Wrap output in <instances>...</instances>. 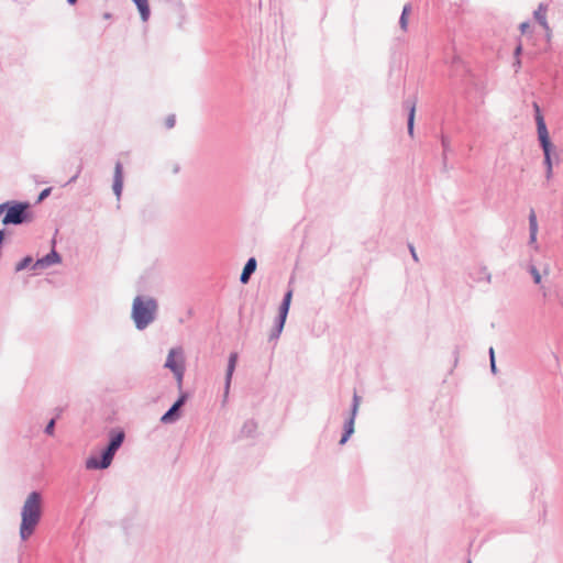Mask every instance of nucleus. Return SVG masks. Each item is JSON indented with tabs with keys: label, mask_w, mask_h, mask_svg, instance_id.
I'll use <instances>...</instances> for the list:
<instances>
[{
	"label": "nucleus",
	"mask_w": 563,
	"mask_h": 563,
	"mask_svg": "<svg viewBox=\"0 0 563 563\" xmlns=\"http://www.w3.org/2000/svg\"><path fill=\"white\" fill-rule=\"evenodd\" d=\"M547 13H548V7L545 4H540L538 9L534 11V18L540 23V25L547 32V37L550 40L551 37V29L549 26L548 20H547Z\"/></svg>",
	"instance_id": "10"
},
{
	"label": "nucleus",
	"mask_w": 563,
	"mask_h": 563,
	"mask_svg": "<svg viewBox=\"0 0 563 563\" xmlns=\"http://www.w3.org/2000/svg\"><path fill=\"white\" fill-rule=\"evenodd\" d=\"M468 563H471V561H468Z\"/></svg>",
	"instance_id": "30"
},
{
	"label": "nucleus",
	"mask_w": 563,
	"mask_h": 563,
	"mask_svg": "<svg viewBox=\"0 0 563 563\" xmlns=\"http://www.w3.org/2000/svg\"><path fill=\"white\" fill-rule=\"evenodd\" d=\"M530 24L527 22H523L520 24V31L522 35H530Z\"/></svg>",
	"instance_id": "21"
},
{
	"label": "nucleus",
	"mask_w": 563,
	"mask_h": 563,
	"mask_svg": "<svg viewBox=\"0 0 563 563\" xmlns=\"http://www.w3.org/2000/svg\"><path fill=\"white\" fill-rule=\"evenodd\" d=\"M112 187L117 198L120 199L123 189V170L121 163L115 164Z\"/></svg>",
	"instance_id": "11"
},
{
	"label": "nucleus",
	"mask_w": 563,
	"mask_h": 563,
	"mask_svg": "<svg viewBox=\"0 0 563 563\" xmlns=\"http://www.w3.org/2000/svg\"><path fill=\"white\" fill-rule=\"evenodd\" d=\"M43 511L42 495L32 492L27 495L21 509L20 538L25 541L35 531Z\"/></svg>",
	"instance_id": "1"
},
{
	"label": "nucleus",
	"mask_w": 563,
	"mask_h": 563,
	"mask_svg": "<svg viewBox=\"0 0 563 563\" xmlns=\"http://www.w3.org/2000/svg\"><path fill=\"white\" fill-rule=\"evenodd\" d=\"M236 362H238V354L236 353H232L230 355V358H229V365H228V372H227L228 384L230 383V379H231L232 374L234 372Z\"/></svg>",
	"instance_id": "17"
},
{
	"label": "nucleus",
	"mask_w": 563,
	"mask_h": 563,
	"mask_svg": "<svg viewBox=\"0 0 563 563\" xmlns=\"http://www.w3.org/2000/svg\"><path fill=\"white\" fill-rule=\"evenodd\" d=\"M186 396L183 395L172 406V408L161 418L163 423H170L176 421L179 418L178 410L184 405Z\"/></svg>",
	"instance_id": "9"
},
{
	"label": "nucleus",
	"mask_w": 563,
	"mask_h": 563,
	"mask_svg": "<svg viewBox=\"0 0 563 563\" xmlns=\"http://www.w3.org/2000/svg\"><path fill=\"white\" fill-rule=\"evenodd\" d=\"M291 297H292V290H288L287 294L285 295L284 301L279 308V321H278V327H277V334H279L283 331V328H284V324H285V321H286V318L288 314Z\"/></svg>",
	"instance_id": "8"
},
{
	"label": "nucleus",
	"mask_w": 563,
	"mask_h": 563,
	"mask_svg": "<svg viewBox=\"0 0 563 563\" xmlns=\"http://www.w3.org/2000/svg\"><path fill=\"white\" fill-rule=\"evenodd\" d=\"M534 109L537 112L536 121H537V129H538V136L539 141L541 143L543 153H544V164L547 166V179L550 180L552 178L553 173V163L551 157V152L553 150V145L550 141L549 132L543 119V115L540 112V108L537 103H534Z\"/></svg>",
	"instance_id": "4"
},
{
	"label": "nucleus",
	"mask_w": 563,
	"mask_h": 563,
	"mask_svg": "<svg viewBox=\"0 0 563 563\" xmlns=\"http://www.w3.org/2000/svg\"><path fill=\"white\" fill-rule=\"evenodd\" d=\"M165 367L173 372L179 387L183 385L185 374V357L183 349H172L167 355Z\"/></svg>",
	"instance_id": "6"
},
{
	"label": "nucleus",
	"mask_w": 563,
	"mask_h": 563,
	"mask_svg": "<svg viewBox=\"0 0 563 563\" xmlns=\"http://www.w3.org/2000/svg\"><path fill=\"white\" fill-rule=\"evenodd\" d=\"M522 52V44L519 42L517 47L515 48V67H516V71H518L521 67V60H520V54Z\"/></svg>",
	"instance_id": "19"
},
{
	"label": "nucleus",
	"mask_w": 563,
	"mask_h": 563,
	"mask_svg": "<svg viewBox=\"0 0 563 563\" xmlns=\"http://www.w3.org/2000/svg\"><path fill=\"white\" fill-rule=\"evenodd\" d=\"M3 236H4V233L2 230H0V244L2 243Z\"/></svg>",
	"instance_id": "27"
},
{
	"label": "nucleus",
	"mask_w": 563,
	"mask_h": 563,
	"mask_svg": "<svg viewBox=\"0 0 563 563\" xmlns=\"http://www.w3.org/2000/svg\"><path fill=\"white\" fill-rule=\"evenodd\" d=\"M409 12H410V8L408 5H406L404 8L401 16H400V26L404 31H407Z\"/></svg>",
	"instance_id": "18"
},
{
	"label": "nucleus",
	"mask_w": 563,
	"mask_h": 563,
	"mask_svg": "<svg viewBox=\"0 0 563 563\" xmlns=\"http://www.w3.org/2000/svg\"><path fill=\"white\" fill-rule=\"evenodd\" d=\"M358 406H360V397L355 394L353 409H352V416L345 424V432L340 440V444H344L347 441V439L351 437V434L354 432V418H355L356 411L358 409Z\"/></svg>",
	"instance_id": "7"
},
{
	"label": "nucleus",
	"mask_w": 563,
	"mask_h": 563,
	"mask_svg": "<svg viewBox=\"0 0 563 563\" xmlns=\"http://www.w3.org/2000/svg\"><path fill=\"white\" fill-rule=\"evenodd\" d=\"M410 252H411L415 261H418V257H417V254H416V251H415L413 246H410Z\"/></svg>",
	"instance_id": "26"
},
{
	"label": "nucleus",
	"mask_w": 563,
	"mask_h": 563,
	"mask_svg": "<svg viewBox=\"0 0 563 563\" xmlns=\"http://www.w3.org/2000/svg\"><path fill=\"white\" fill-rule=\"evenodd\" d=\"M27 205L20 202H5L0 205V216L5 212L3 224H20L29 220Z\"/></svg>",
	"instance_id": "5"
},
{
	"label": "nucleus",
	"mask_w": 563,
	"mask_h": 563,
	"mask_svg": "<svg viewBox=\"0 0 563 563\" xmlns=\"http://www.w3.org/2000/svg\"><path fill=\"white\" fill-rule=\"evenodd\" d=\"M255 269H256V260L254 257H252L246 262V264L243 268V272L240 277L241 283L246 284L250 280L251 275L255 272Z\"/></svg>",
	"instance_id": "12"
},
{
	"label": "nucleus",
	"mask_w": 563,
	"mask_h": 563,
	"mask_svg": "<svg viewBox=\"0 0 563 563\" xmlns=\"http://www.w3.org/2000/svg\"><path fill=\"white\" fill-rule=\"evenodd\" d=\"M530 243H536L538 234V221L533 211L529 214Z\"/></svg>",
	"instance_id": "13"
},
{
	"label": "nucleus",
	"mask_w": 563,
	"mask_h": 563,
	"mask_svg": "<svg viewBox=\"0 0 563 563\" xmlns=\"http://www.w3.org/2000/svg\"><path fill=\"white\" fill-rule=\"evenodd\" d=\"M30 261H31L30 258H26V260H25V262H24L23 264H20V265L18 266V269H22V268H24V267H25V265H27V262H30Z\"/></svg>",
	"instance_id": "25"
},
{
	"label": "nucleus",
	"mask_w": 563,
	"mask_h": 563,
	"mask_svg": "<svg viewBox=\"0 0 563 563\" xmlns=\"http://www.w3.org/2000/svg\"><path fill=\"white\" fill-rule=\"evenodd\" d=\"M48 192H49V189H45V190H43V191L41 192V195H40V200L44 199V198L48 195Z\"/></svg>",
	"instance_id": "24"
},
{
	"label": "nucleus",
	"mask_w": 563,
	"mask_h": 563,
	"mask_svg": "<svg viewBox=\"0 0 563 563\" xmlns=\"http://www.w3.org/2000/svg\"><path fill=\"white\" fill-rule=\"evenodd\" d=\"M157 303L152 298L136 297L133 301L132 318L137 329L146 328L155 317Z\"/></svg>",
	"instance_id": "2"
},
{
	"label": "nucleus",
	"mask_w": 563,
	"mask_h": 563,
	"mask_svg": "<svg viewBox=\"0 0 563 563\" xmlns=\"http://www.w3.org/2000/svg\"><path fill=\"white\" fill-rule=\"evenodd\" d=\"M529 271H530V274L532 275L533 282L537 285L541 284L542 277H541V274L539 273V271L537 269V267L531 266Z\"/></svg>",
	"instance_id": "20"
},
{
	"label": "nucleus",
	"mask_w": 563,
	"mask_h": 563,
	"mask_svg": "<svg viewBox=\"0 0 563 563\" xmlns=\"http://www.w3.org/2000/svg\"><path fill=\"white\" fill-rule=\"evenodd\" d=\"M415 119H416V103L412 102L409 107V114H408V134L410 137H413Z\"/></svg>",
	"instance_id": "15"
},
{
	"label": "nucleus",
	"mask_w": 563,
	"mask_h": 563,
	"mask_svg": "<svg viewBox=\"0 0 563 563\" xmlns=\"http://www.w3.org/2000/svg\"><path fill=\"white\" fill-rule=\"evenodd\" d=\"M59 261H60L59 255L55 251H52L51 254H48L44 258L40 260L37 262V264H40V265H51V264L58 263Z\"/></svg>",
	"instance_id": "16"
},
{
	"label": "nucleus",
	"mask_w": 563,
	"mask_h": 563,
	"mask_svg": "<svg viewBox=\"0 0 563 563\" xmlns=\"http://www.w3.org/2000/svg\"><path fill=\"white\" fill-rule=\"evenodd\" d=\"M54 426H55V420H54V419H52V420L48 422V424L46 426V428H45V432H46L47 434H49V435H53V433H54Z\"/></svg>",
	"instance_id": "22"
},
{
	"label": "nucleus",
	"mask_w": 563,
	"mask_h": 563,
	"mask_svg": "<svg viewBox=\"0 0 563 563\" xmlns=\"http://www.w3.org/2000/svg\"><path fill=\"white\" fill-rule=\"evenodd\" d=\"M103 18H104V19H110V18H111V14H110V13H104V14H103Z\"/></svg>",
	"instance_id": "28"
},
{
	"label": "nucleus",
	"mask_w": 563,
	"mask_h": 563,
	"mask_svg": "<svg viewBox=\"0 0 563 563\" xmlns=\"http://www.w3.org/2000/svg\"><path fill=\"white\" fill-rule=\"evenodd\" d=\"M124 439L122 432L117 433L110 441L108 448L101 453V456L91 455L86 460L87 470H103L111 465L117 450L121 446Z\"/></svg>",
	"instance_id": "3"
},
{
	"label": "nucleus",
	"mask_w": 563,
	"mask_h": 563,
	"mask_svg": "<svg viewBox=\"0 0 563 563\" xmlns=\"http://www.w3.org/2000/svg\"><path fill=\"white\" fill-rule=\"evenodd\" d=\"M70 4H75L77 0H67Z\"/></svg>",
	"instance_id": "29"
},
{
	"label": "nucleus",
	"mask_w": 563,
	"mask_h": 563,
	"mask_svg": "<svg viewBox=\"0 0 563 563\" xmlns=\"http://www.w3.org/2000/svg\"><path fill=\"white\" fill-rule=\"evenodd\" d=\"M489 354H490L492 369H493V372H495L496 371V365H495V353H494V349L493 347H490Z\"/></svg>",
	"instance_id": "23"
},
{
	"label": "nucleus",
	"mask_w": 563,
	"mask_h": 563,
	"mask_svg": "<svg viewBox=\"0 0 563 563\" xmlns=\"http://www.w3.org/2000/svg\"><path fill=\"white\" fill-rule=\"evenodd\" d=\"M132 1L136 4L142 20L147 21L148 16H150V7H148L147 0H132Z\"/></svg>",
	"instance_id": "14"
}]
</instances>
